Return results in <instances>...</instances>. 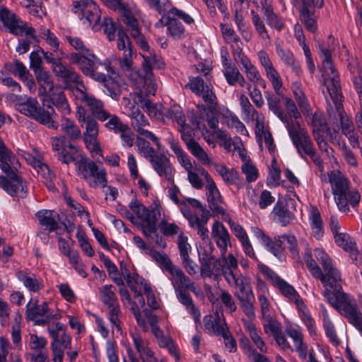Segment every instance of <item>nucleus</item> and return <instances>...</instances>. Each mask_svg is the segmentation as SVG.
Masks as SVG:
<instances>
[{"label": "nucleus", "mask_w": 362, "mask_h": 362, "mask_svg": "<svg viewBox=\"0 0 362 362\" xmlns=\"http://www.w3.org/2000/svg\"><path fill=\"white\" fill-rule=\"evenodd\" d=\"M321 307L322 308L323 314V327L325 330L326 335L334 345H338L339 344V339L336 334L334 326L329 317L327 311L323 305Z\"/></svg>", "instance_id": "54"}, {"label": "nucleus", "mask_w": 362, "mask_h": 362, "mask_svg": "<svg viewBox=\"0 0 362 362\" xmlns=\"http://www.w3.org/2000/svg\"><path fill=\"white\" fill-rule=\"evenodd\" d=\"M25 317L37 325H44L49 323L52 320L60 318L59 314H53L47 302L38 304L36 298H32L26 305Z\"/></svg>", "instance_id": "15"}, {"label": "nucleus", "mask_w": 362, "mask_h": 362, "mask_svg": "<svg viewBox=\"0 0 362 362\" xmlns=\"http://www.w3.org/2000/svg\"><path fill=\"white\" fill-rule=\"evenodd\" d=\"M52 150L56 152L58 160L64 163H69L74 160L78 153L77 147L68 141L64 136L51 139Z\"/></svg>", "instance_id": "21"}, {"label": "nucleus", "mask_w": 362, "mask_h": 362, "mask_svg": "<svg viewBox=\"0 0 362 362\" xmlns=\"http://www.w3.org/2000/svg\"><path fill=\"white\" fill-rule=\"evenodd\" d=\"M332 186V193L334 195L336 204L342 212L349 211V204L356 206L360 202V194L357 191L349 189V182L345 176L339 171H332L328 175Z\"/></svg>", "instance_id": "8"}, {"label": "nucleus", "mask_w": 362, "mask_h": 362, "mask_svg": "<svg viewBox=\"0 0 362 362\" xmlns=\"http://www.w3.org/2000/svg\"><path fill=\"white\" fill-rule=\"evenodd\" d=\"M146 86H145L141 88L135 89V103H140L141 104V107L146 110L149 117H153L158 120L163 119L167 109L165 108L161 104H153L148 99L146 98V96L151 95V93H147L145 92ZM154 95L155 93L152 94V95Z\"/></svg>", "instance_id": "22"}, {"label": "nucleus", "mask_w": 362, "mask_h": 362, "mask_svg": "<svg viewBox=\"0 0 362 362\" xmlns=\"http://www.w3.org/2000/svg\"><path fill=\"white\" fill-rule=\"evenodd\" d=\"M143 57L142 70L144 73V76H141L134 66L132 49H125L122 57L112 55L106 59L103 62V66L109 76L107 79H110V81L107 83V84L110 86L112 81H115L118 84L116 79L119 77V71L112 66V64L115 63L118 64L119 70L124 74L129 77L135 89L147 86L145 89L146 93L151 94L156 93L157 85L153 78L151 70L155 67L156 60L155 57L152 56H143Z\"/></svg>", "instance_id": "1"}, {"label": "nucleus", "mask_w": 362, "mask_h": 362, "mask_svg": "<svg viewBox=\"0 0 362 362\" xmlns=\"http://www.w3.org/2000/svg\"><path fill=\"white\" fill-rule=\"evenodd\" d=\"M240 62L243 67L247 78L254 84H261L265 87V81L262 78L257 68L251 62L250 59L245 54L235 59Z\"/></svg>", "instance_id": "31"}, {"label": "nucleus", "mask_w": 362, "mask_h": 362, "mask_svg": "<svg viewBox=\"0 0 362 362\" xmlns=\"http://www.w3.org/2000/svg\"><path fill=\"white\" fill-rule=\"evenodd\" d=\"M36 216L40 225L44 226L49 232H52L56 228L59 216L54 211L40 210L36 214Z\"/></svg>", "instance_id": "39"}, {"label": "nucleus", "mask_w": 362, "mask_h": 362, "mask_svg": "<svg viewBox=\"0 0 362 362\" xmlns=\"http://www.w3.org/2000/svg\"><path fill=\"white\" fill-rule=\"evenodd\" d=\"M76 170L78 176L83 179L90 187H104L107 184L106 172L102 167L93 161H87L81 158L76 163Z\"/></svg>", "instance_id": "12"}, {"label": "nucleus", "mask_w": 362, "mask_h": 362, "mask_svg": "<svg viewBox=\"0 0 362 362\" xmlns=\"http://www.w3.org/2000/svg\"><path fill=\"white\" fill-rule=\"evenodd\" d=\"M323 295L328 303L353 325L362 317L355 299L341 291L336 284L333 288L325 287Z\"/></svg>", "instance_id": "6"}, {"label": "nucleus", "mask_w": 362, "mask_h": 362, "mask_svg": "<svg viewBox=\"0 0 362 362\" xmlns=\"http://www.w3.org/2000/svg\"><path fill=\"white\" fill-rule=\"evenodd\" d=\"M4 69L10 74L15 76H18L19 78L26 79L29 74V71L26 69L25 66L21 62L16 60L12 63L5 64Z\"/></svg>", "instance_id": "55"}, {"label": "nucleus", "mask_w": 362, "mask_h": 362, "mask_svg": "<svg viewBox=\"0 0 362 362\" xmlns=\"http://www.w3.org/2000/svg\"><path fill=\"white\" fill-rule=\"evenodd\" d=\"M210 163H202L204 165H211L214 167L217 174L221 177L224 183L228 185H239L242 180L239 173L234 168H228L226 165L215 163L209 157Z\"/></svg>", "instance_id": "28"}, {"label": "nucleus", "mask_w": 362, "mask_h": 362, "mask_svg": "<svg viewBox=\"0 0 362 362\" xmlns=\"http://www.w3.org/2000/svg\"><path fill=\"white\" fill-rule=\"evenodd\" d=\"M168 142L172 151L176 155L178 162L180 165L188 172L190 170H192L193 166L192 164L186 154V153L182 150L181 146H180L178 141L175 140L174 138L170 137L168 139Z\"/></svg>", "instance_id": "41"}, {"label": "nucleus", "mask_w": 362, "mask_h": 362, "mask_svg": "<svg viewBox=\"0 0 362 362\" xmlns=\"http://www.w3.org/2000/svg\"><path fill=\"white\" fill-rule=\"evenodd\" d=\"M276 49L281 60L286 66L291 67L297 75H300L301 69L298 62L294 58L293 53L289 49H284L279 45H276Z\"/></svg>", "instance_id": "42"}, {"label": "nucleus", "mask_w": 362, "mask_h": 362, "mask_svg": "<svg viewBox=\"0 0 362 362\" xmlns=\"http://www.w3.org/2000/svg\"><path fill=\"white\" fill-rule=\"evenodd\" d=\"M272 215L273 219L283 226H286L293 220V215L284 205L283 202L278 200L274 205Z\"/></svg>", "instance_id": "37"}, {"label": "nucleus", "mask_w": 362, "mask_h": 362, "mask_svg": "<svg viewBox=\"0 0 362 362\" xmlns=\"http://www.w3.org/2000/svg\"><path fill=\"white\" fill-rule=\"evenodd\" d=\"M336 40L329 36L326 43L319 45L322 59V81L327 92L335 103L341 100V86L338 72L332 62V52L337 46Z\"/></svg>", "instance_id": "4"}, {"label": "nucleus", "mask_w": 362, "mask_h": 362, "mask_svg": "<svg viewBox=\"0 0 362 362\" xmlns=\"http://www.w3.org/2000/svg\"><path fill=\"white\" fill-rule=\"evenodd\" d=\"M300 19L304 23L306 29L314 33L317 30V23L313 13L310 12L306 5L300 10Z\"/></svg>", "instance_id": "56"}, {"label": "nucleus", "mask_w": 362, "mask_h": 362, "mask_svg": "<svg viewBox=\"0 0 362 362\" xmlns=\"http://www.w3.org/2000/svg\"><path fill=\"white\" fill-rule=\"evenodd\" d=\"M307 123L312 127L313 136L319 134H330L331 130L328 127L323 113L316 111L312 113L310 110L308 116H305Z\"/></svg>", "instance_id": "30"}, {"label": "nucleus", "mask_w": 362, "mask_h": 362, "mask_svg": "<svg viewBox=\"0 0 362 362\" xmlns=\"http://www.w3.org/2000/svg\"><path fill=\"white\" fill-rule=\"evenodd\" d=\"M281 96H283V95ZM282 100L285 103L286 110V113L284 114V116L289 119L291 124H296V122L300 123V114L292 99L288 97H282Z\"/></svg>", "instance_id": "53"}, {"label": "nucleus", "mask_w": 362, "mask_h": 362, "mask_svg": "<svg viewBox=\"0 0 362 362\" xmlns=\"http://www.w3.org/2000/svg\"><path fill=\"white\" fill-rule=\"evenodd\" d=\"M221 30L226 42L230 45L234 59L244 54L243 42L235 31L227 25H221Z\"/></svg>", "instance_id": "29"}, {"label": "nucleus", "mask_w": 362, "mask_h": 362, "mask_svg": "<svg viewBox=\"0 0 362 362\" xmlns=\"http://www.w3.org/2000/svg\"><path fill=\"white\" fill-rule=\"evenodd\" d=\"M17 277L31 293H38L44 287L43 281L34 274H27L19 272L17 274Z\"/></svg>", "instance_id": "36"}, {"label": "nucleus", "mask_w": 362, "mask_h": 362, "mask_svg": "<svg viewBox=\"0 0 362 362\" xmlns=\"http://www.w3.org/2000/svg\"><path fill=\"white\" fill-rule=\"evenodd\" d=\"M130 112L129 116L130 117L131 125L133 129L140 135L145 138L149 139L158 149L161 147L159 139L151 132L144 129V127L149 126V122L140 110L132 105L129 107Z\"/></svg>", "instance_id": "18"}, {"label": "nucleus", "mask_w": 362, "mask_h": 362, "mask_svg": "<svg viewBox=\"0 0 362 362\" xmlns=\"http://www.w3.org/2000/svg\"><path fill=\"white\" fill-rule=\"evenodd\" d=\"M168 273L175 291H191L197 293L195 283L187 276L180 267L175 266Z\"/></svg>", "instance_id": "25"}, {"label": "nucleus", "mask_w": 362, "mask_h": 362, "mask_svg": "<svg viewBox=\"0 0 362 362\" xmlns=\"http://www.w3.org/2000/svg\"><path fill=\"white\" fill-rule=\"evenodd\" d=\"M165 117L175 121L179 125V127L183 126L186 122L185 116L183 114L182 110L180 106L174 105L166 110Z\"/></svg>", "instance_id": "63"}, {"label": "nucleus", "mask_w": 362, "mask_h": 362, "mask_svg": "<svg viewBox=\"0 0 362 362\" xmlns=\"http://www.w3.org/2000/svg\"><path fill=\"white\" fill-rule=\"evenodd\" d=\"M198 95L202 98L203 100L207 105V107H206V109L209 110L211 113L216 111L218 102L216 95L213 91L211 85L206 84L205 88L200 93L198 94Z\"/></svg>", "instance_id": "50"}, {"label": "nucleus", "mask_w": 362, "mask_h": 362, "mask_svg": "<svg viewBox=\"0 0 362 362\" xmlns=\"http://www.w3.org/2000/svg\"><path fill=\"white\" fill-rule=\"evenodd\" d=\"M223 72L229 85L235 86L238 83L241 87H244L245 86L246 80L235 65L233 64L231 66H226L223 69Z\"/></svg>", "instance_id": "45"}, {"label": "nucleus", "mask_w": 362, "mask_h": 362, "mask_svg": "<svg viewBox=\"0 0 362 362\" xmlns=\"http://www.w3.org/2000/svg\"><path fill=\"white\" fill-rule=\"evenodd\" d=\"M286 129L290 138L300 156L303 158L309 156L318 167L320 171L322 173L324 170L322 161L316 153L308 131L299 122L291 123L288 124Z\"/></svg>", "instance_id": "9"}, {"label": "nucleus", "mask_w": 362, "mask_h": 362, "mask_svg": "<svg viewBox=\"0 0 362 362\" xmlns=\"http://www.w3.org/2000/svg\"><path fill=\"white\" fill-rule=\"evenodd\" d=\"M245 327L253 344L262 353H266L267 347L263 339L260 336L259 332L257 330L255 325L250 321L243 320Z\"/></svg>", "instance_id": "44"}, {"label": "nucleus", "mask_w": 362, "mask_h": 362, "mask_svg": "<svg viewBox=\"0 0 362 362\" xmlns=\"http://www.w3.org/2000/svg\"><path fill=\"white\" fill-rule=\"evenodd\" d=\"M0 187L13 197L23 198L28 194L25 182L14 172L7 174L6 177H0Z\"/></svg>", "instance_id": "20"}, {"label": "nucleus", "mask_w": 362, "mask_h": 362, "mask_svg": "<svg viewBox=\"0 0 362 362\" xmlns=\"http://www.w3.org/2000/svg\"><path fill=\"white\" fill-rule=\"evenodd\" d=\"M309 221L312 233L316 239H320L323 236V222L319 210L315 207H312L309 211Z\"/></svg>", "instance_id": "40"}, {"label": "nucleus", "mask_w": 362, "mask_h": 362, "mask_svg": "<svg viewBox=\"0 0 362 362\" xmlns=\"http://www.w3.org/2000/svg\"><path fill=\"white\" fill-rule=\"evenodd\" d=\"M268 107L285 124L286 127L291 124L289 119L284 116L280 107V99L278 98L268 96L267 98Z\"/></svg>", "instance_id": "59"}, {"label": "nucleus", "mask_w": 362, "mask_h": 362, "mask_svg": "<svg viewBox=\"0 0 362 362\" xmlns=\"http://www.w3.org/2000/svg\"><path fill=\"white\" fill-rule=\"evenodd\" d=\"M201 174L204 178L206 196L209 209L216 214L228 216L223 206V197L214 179L205 170H202Z\"/></svg>", "instance_id": "17"}, {"label": "nucleus", "mask_w": 362, "mask_h": 362, "mask_svg": "<svg viewBox=\"0 0 362 362\" xmlns=\"http://www.w3.org/2000/svg\"><path fill=\"white\" fill-rule=\"evenodd\" d=\"M175 292L180 303L185 305L186 309L193 316L194 320L199 321L200 319V313L193 304L190 296L186 293V291H178Z\"/></svg>", "instance_id": "51"}, {"label": "nucleus", "mask_w": 362, "mask_h": 362, "mask_svg": "<svg viewBox=\"0 0 362 362\" xmlns=\"http://www.w3.org/2000/svg\"><path fill=\"white\" fill-rule=\"evenodd\" d=\"M354 83L356 88L360 99V110L358 114L356 115V122L358 127L362 134V72H359L358 74L354 77Z\"/></svg>", "instance_id": "64"}, {"label": "nucleus", "mask_w": 362, "mask_h": 362, "mask_svg": "<svg viewBox=\"0 0 362 362\" xmlns=\"http://www.w3.org/2000/svg\"><path fill=\"white\" fill-rule=\"evenodd\" d=\"M100 299L108 308L119 305L112 285H105L99 290Z\"/></svg>", "instance_id": "49"}, {"label": "nucleus", "mask_w": 362, "mask_h": 362, "mask_svg": "<svg viewBox=\"0 0 362 362\" xmlns=\"http://www.w3.org/2000/svg\"><path fill=\"white\" fill-rule=\"evenodd\" d=\"M281 170L275 158H273L269 167L267 185L272 187L279 185L281 182Z\"/></svg>", "instance_id": "57"}, {"label": "nucleus", "mask_w": 362, "mask_h": 362, "mask_svg": "<svg viewBox=\"0 0 362 362\" xmlns=\"http://www.w3.org/2000/svg\"><path fill=\"white\" fill-rule=\"evenodd\" d=\"M124 17L125 23L129 27L130 33H134V35L138 34L139 23L136 18H135V15L139 13V11L135 8L132 10L130 8L129 5L125 2L117 9Z\"/></svg>", "instance_id": "35"}, {"label": "nucleus", "mask_w": 362, "mask_h": 362, "mask_svg": "<svg viewBox=\"0 0 362 362\" xmlns=\"http://www.w3.org/2000/svg\"><path fill=\"white\" fill-rule=\"evenodd\" d=\"M15 106L21 114L49 129H57L58 124L54 122L49 112L42 108L36 98L26 95L20 96L17 98Z\"/></svg>", "instance_id": "10"}, {"label": "nucleus", "mask_w": 362, "mask_h": 362, "mask_svg": "<svg viewBox=\"0 0 362 362\" xmlns=\"http://www.w3.org/2000/svg\"><path fill=\"white\" fill-rule=\"evenodd\" d=\"M71 59L86 76L101 83L107 89V94L112 97L117 95L118 90L117 83L112 81L110 86L107 83L110 81V79H107L105 74L95 71L98 65L103 66V62L102 63L90 50H86V52L81 54H72Z\"/></svg>", "instance_id": "7"}, {"label": "nucleus", "mask_w": 362, "mask_h": 362, "mask_svg": "<svg viewBox=\"0 0 362 362\" xmlns=\"http://www.w3.org/2000/svg\"><path fill=\"white\" fill-rule=\"evenodd\" d=\"M73 93L77 98L90 108L95 117L101 122L105 121V118L109 116V112L104 108L103 103L93 95L88 93L83 85L73 88Z\"/></svg>", "instance_id": "19"}, {"label": "nucleus", "mask_w": 362, "mask_h": 362, "mask_svg": "<svg viewBox=\"0 0 362 362\" xmlns=\"http://www.w3.org/2000/svg\"><path fill=\"white\" fill-rule=\"evenodd\" d=\"M204 323L205 329L215 335L220 336L228 330L223 314L217 313L215 315H206L204 318Z\"/></svg>", "instance_id": "32"}, {"label": "nucleus", "mask_w": 362, "mask_h": 362, "mask_svg": "<svg viewBox=\"0 0 362 362\" xmlns=\"http://www.w3.org/2000/svg\"><path fill=\"white\" fill-rule=\"evenodd\" d=\"M179 132L181 134V139L187 146L191 153L197 158L201 163H210L209 156L204 148L196 141L187 124L179 127Z\"/></svg>", "instance_id": "23"}, {"label": "nucleus", "mask_w": 362, "mask_h": 362, "mask_svg": "<svg viewBox=\"0 0 362 362\" xmlns=\"http://www.w3.org/2000/svg\"><path fill=\"white\" fill-rule=\"evenodd\" d=\"M16 156L6 148L5 145L0 148V168L6 174L12 172L11 166L18 163Z\"/></svg>", "instance_id": "47"}, {"label": "nucleus", "mask_w": 362, "mask_h": 362, "mask_svg": "<svg viewBox=\"0 0 362 362\" xmlns=\"http://www.w3.org/2000/svg\"><path fill=\"white\" fill-rule=\"evenodd\" d=\"M46 96L64 115H69L71 112L70 107L60 86L57 87L54 90H52Z\"/></svg>", "instance_id": "38"}, {"label": "nucleus", "mask_w": 362, "mask_h": 362, "mask_svg": "<svg viewBox=\"0 0 362 362\" xmlns=\"http://www.w3.org/2000/svg\"><path fill=\"white\" fill-rule=\"evenodd\" d=\"M255 132L259 148L262 149L263 143H264L269 152L271 154H274L275 152V144L274 143L272 135L269 130L268 127L265 125L264 121L257 125H255Z\"/></svg>", "instance_id": "33"}, {"label": "nucleus", "mask_w": 362, "mask_h": 362, "mask_svg": "<svg viewBox=\"0 0 362 362\" xmlns=\"http://www.w3.org/2000/svg\"><path fill=\"white\" fill-rule=\"evenodd\" d=\"M124 277L126 279L128 286L130 290L134 293L135 298H138L139 305L143 308L145 305V301L141 296V291L145 290V287L149 285L142 277L139 276L138 274L127 272L125 269V273H123Z\"/></svg>", "instance_id": "27"}, {"label": "nucleus", "mask_w": 362, "mask_h": 362, "mask_svg": "<svg viewBox=\"0 0 362 362\" xmlns=\"http://www.w3.org/2000/svg\"><path fill=\"white\" fill-rule=\"evenodd\" d=\"M266 77L271 83L274 92L279 96L283 95V81L276 68L264 72Z\"/></svg>", "instance_id": "52"}, {"label": "nucleus", "mask_w": 362, "mask_h": 362, "mask_svg": "<svg viewBox=\"0 0 362 362\" xmlns=\"http://www.w3.org/2000/svg\"><path fill=\"white\" fill-rule=\"evenodd\" d=\"M149 255L156 262L160 267L167 272H169L175 266L165 253L151 250Z\"/></svg>", "instance_id": "60"}, {"label": "nucleus", "mask_w": 362, "mask_h": 362, "mask_svg": "<svg viewBox=\"0 0 362 362\" xmlns=\"http://www.w3.org/2000/svg\"><path fill=\"white\" fill-rule=\"evenodd\" d=\"M129 207L130 211L124 213L126 218L139 226L145 236L150 237L156 233V223L160 217V206L158 202H154L148 210L139 201L134 199L129 202Z\"/></svg>", "instance_id": "5"}, {"label": "nucleus", "mask_w": 362, "mask_h": 362, "mask_svg": "<svg viewBox=\"0 0 362 362\" xmlns=\"http://www.w3.org/2000/svg\"><path fill=\"white\" fill-rule=\"evenodd\" d=\"M35 74L40 87V91L44 95H47L52 93L57 87L54 85L52 76L47 71H40Z\"/></svg>", "instance_id": "46"}, {"label": "nucleus", "mask_w": 362, "mask_h": 362, "mask_svg": "<svg viewBox=\"0 0 362 362\" xmlns=\"http://www.w3.org/2000/svg\"><path fill=\"white\" fill-rule=\"evenodd\" d=\"M198 210L201 213L200 217L197 214H190L187 218L189 226L195 228L203 224H206L209 218V211L205 207L202 205V208H199Z\"/></svg>", "instance_id": "61"}, {"label": "nucleus", "mask_w": 362, "mask_h": 362, "mask_svg": "<svg viewBox=\"0 0 362 362\" xmlns=\"http://www.w3.org/2000/svg\"><path fill=\"white\" fill-rule=\"evenodd\" d=\"M262 13L269 26L280 31L283 29L284 24L277 15L273 11L270 5H265L262 7Z\"/></svg>", "instance_id": "48"}, {"label": "nucleus", "mask_w": 362, "mask_h": 362, "mask_svg": "<svg viewBox=\"0 0 362 362\" xmlns=\"http://www.w3.org/2000/svg\"><path fill=\"white\" fill-rule=\"evenodd\" d=\"M0 20L11 33L19 35H25L33 41H37L34 28L28 26L14 13L3 6H0Z\"/></svg>", "instance_id": "16"}, {"label": "nucleus", "mask_w": 362, "mask_h": 362, "mask_svg": "<svg viewBox=\"0 0 362 362\" xmlns=\"http://www.w3.org/2000/svg\"><path fill=\"white\" fill-rule=\"evenodd\" d=\"M211 237L216 243L220 252L227 253L228 247H231L230 236L223 223L216 221L211 227Z\"/></svg>", "instance_id": "26"}, {"label": "nucleus", "mask_w": 362, "mask_h": 362, "mask_svg": "<svg viewBox=\"0 0 362 362\" xmlns=\"http://www.w3.org/2000/svg\"><path fill=\"white\" fill-rule=\"evenodd\" d=\"M281 292V293L286 297L290 302L295 304L297 310H298L300 317L308 328L309 333L311 335L316 334V329L315 322L311 317L306 305H305L303 299L299 296L296 290L287 283L286 281L276 278V283L274 284Z\"/></svg>", "instance_id": "11"}, {"label": "nucleus", "mask_w": 362, "mask_h": 362, "mask_svg": "<svg viewBox=\"0 0 362 362\" xmlns=\"http://www.w3.org/2000/svg\"><path fill=\"white\" fill-rule=\"evenodd\" d=\"M148 160L159 176L165 178L170 183L174 182L173 170L170 159L166 155L161 153L155 154Z\"/></svg>", "instance_id": "24"}, {"label": "nucleus", "mask_w": 362, "mask_h": 362, "mask_svg": "<svg viewBox=\"0 0 362 362\" xmlns=\"http://www.w3.org/2000/svg\"><path fill=\"white\" fill-rule=\"evenodd\" d=\"M72 11L83 21V24L92 26L95 31L98 30L100 9L93 0H76L73 3Z\"/></svg>", "instance_id": "13"}, {"label": "nucleus", "mask_w": 362, "mask_h": 362, "mask_svg": "<svg viewBox=\"0 0 362 362\" xmlns=\"http://www.w3.org/2000/svg\"><path fill=\"white\" fill-rule=\"evenodd\" d=\"M148 5L154 8L160 16L155 23L156 29L166 28V35L174 40H180L185 37V28L179 20L185 24H194V18L185 11L176 7L170 0H144Z\"/></svg>", "instance_id": "2"}, {"label": "nucleus", "mask_w": 362, "mask_h": 362, "mask_svg": "<svg viewBox=\"0 0 362 362\" xmlns=\"http://www.w3.org/2000/svg\"><path fill=\"white\" fill-rule=\"evenodd\" d=\"M313 258L310 251L305 252L304 260L310 272L315 279H320L324 287L333 288L341 281L339 271L333 266L329 255L322 248H315Z\"/></svg>", "instance_id": "3"}, {"label": "nucleus", "mask_w": 362, "mask_h": 362, "mask_svg": "<svg viewBox=\"0 0 362 362\" xmlns=\"http://www.w3.org/2000/svg\"><path fill=\"white\" fill-rule=\"evenodd\" d=\"M77 117L79 122L85 124V131L83 134V142L86 148L95 155H101L102 151L98 139L99 129L96 120L90 117H86L83 111L78 110Z\"/></svg>", "instance_id": "14"}, {"label": "nucleus", "mask_w": 362, "mask_h": 362, "mask_svg": "<svg viewBox=\"0 0 362 362\" xmlns=\"http://www.w3.org/2000/svg\"><path fill=\"white\" fill-rule=\"evenodd\" d=\"M134 346L143 362H145L154 355L148 346V341L136 332L132 333Z\"/></svg>", "instance_id": "34"}, {"label": "nucleus", "mask_w": 362, "mask_h": 362, "mask_svg": "<svg viewBox=\"0 0 362 362\" xmlns=\"http://www.w3.org/2000/svg\"><path fill=\"white\" fill-rule=\"evenodd\" d=\"M292 90L298 107L304 116H308L310 112V106L308 104L305 95L299 82L292 84Z\"/></svg>", "instance_id": "43"}, {"label": "nucleus", "mask_w": 362, "mask_h": 362, "mask_svg": "<svg viewBox=\"0 0 362 362\" xmlns=\"http://www.w3.org/2000/svg\"><path fill=\"white\" fill-rule=\"evenodd\" d=\"M252 22L256 32L262 40H270V37L260 16L255 11H251Z\"/></svg>", "instance_id": "58"}, {"label": "nucleus", "mask_w": 362, "mask_h": 362, "mask_svg": "<svg viewBox=\"0 0 362 362\" xmlns=\"http://www.w3.org/2000/svg\"><path fill=\"white\" fill-rule=\"evenodd\" d=\"M334 239L337 246L343 249L345 252L357 245L354 239L346 231L334 236Z\"/></svg>", "instance_id": "62"}]
</instances>
